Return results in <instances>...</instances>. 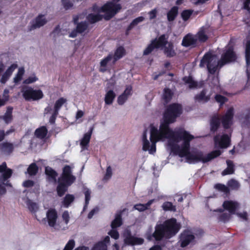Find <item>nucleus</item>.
<instances>
[{
    "label": "nucleus",
    "mask_w": 250,
    "mask_h": 250,
    "mask_svg": "<svg viewBox=\"0 0 250 250\" xmlns=\"http://www.w3.org/2000/svg\"><path fill=\"white\" fill-rule=\"evenodd\" d=\"M233 115V108H229L226 112L225 115L222 117V122L225 128H229L232 123V118Z\"/></svg>",
    "instance_id": "18"
},
{
    "label": "nucleus",
    "mask_w": 250,
    "mask_h": 250,
    "mask_svg": "<svg viewBox=\"0 0 250 250\" xmlns=\"http://www.w3.org/2000/svg\"><path fill=\"white\" fill-rule=\"evenodd\" d=\"M180 229V224L175 218H171L163 224L157 225L152 236L156 241H161L163 238L169 239L175 235Z\"/></svg>",
    "instance_id": "4"
},
{
    "label": "nucleus",
    "mask_w": 250,
    "mask_h": 250,
    "mask_svg": "<svg viewBox=\"0 0 250 250\" xmlns=\"http://www.w3.org/2000/svg\"><path fill=\"white\" fill-rule=\"evenodd\" d=\"M227 186L231 190H238L240 187V184L238 182L233 179L228 181Z\"/></svg>",
    "instance_id": "38"
},
{
    "label": "nucleus",
    "mask_w": 250,
    "mask_h": 250,
    "mask_svg": "<svg viewBox=\"0 0 250 250\" xmlns=\"http://www.w3.org/2000/svg\"><path fill=\"white\" fill-rule=\"evenodd\" d=\"M112 175V169L110 166H108L106 170V173L104 176V180L107 181L110 179Z\"/></svg>",
    "instance_id": "53"
},
{
    "label": "nucleus",
    "mask_w": 250,
    "mask_h": 250,
    "mask_svg": "<svg viewBox=\"0 0 250 250\" xmlns=\"http://www.w3.org/2000/svg\"><path fill=\"white\" fill-rule=\"evenodd\" d=\"M93 129V127H90L88 132L84 133L83 138L80 140V145L81 147V151L87 150Z\"/></svg>",
    "instance_id": "14"
},
{
    "label": "nucleus",
    "mask_w": 250,
    "mask_h": 250,
    "mask_svg": "<svg viewBox=\"0 0 250 250\" xmlns=\"http://www.w3.org/2000/svg\"><path fill=\"white\" fill-rule=\"evenodd\" d=\"M210 31V29L208 27H202L196 35L197 40L198 39L201 42H206L208 39Z\"/></svg>",
    "instance_id": "20"
},
{
    "label": "nucleus",
    "mask_w": 250,
    "mask_h": 250,
    "mask_svg": "<svg viewBox=\"0 0 250 250\" xmlns=\"http://www.w3.org/2000/svg\"><path fill=\"white\" fill-rule=\"evenodd\" d=\"M62 218L65 224L67 225L70 220V216L68 211L65 210L62 213Z\"/></svg>",
    "instance_id": "55"
},
{
    "label": "nucleus",
    "mask_w": 250,
    "mask_h": 250,
    "mask_svg": "<svg viewBox=\"0 0 250 250\" xmlns=\"http://www.w3.org/2000/svg\"><path fill=\"white\" fill-rule=\"evenodd\" d=\"M91 250H107V246L99 241L93 245Z\"/></svg>",
    "instance_id": "42"
},
{
    "label": "nucleus",
    "mask_w": 250,
    "mask_h": 250,
    "mask_svg": "<svg viewBox=\"0 0 250 250\" xmlns=\"http://www.w3.org/2000/svg\"><path fill=\"white\" fill-rule=\"evenodd\" d=\"M214 144L220 148L213 150L208 156H219L222 154L223 150L221 149L228 147L230 143V136L225 133L219 134L214 138Z\"/></svg>",
    "instance_id": "7"
},
{
    "label": "nucleus",
    "mask_w": 250,
    "mask_h": 250,
    "mask_svg": "<svg viewBox=\"0 0 250 250\" xmlns=\"http://www.w3.org/2000/svg\"><path fill=\"white\" fill-rule=\"evenodd\" d=\"M216 101L220 104H222L226 103L227 101V99L220 95H216L215 96Z\"/></svg>",
    "instance_id": "56"
},
{
    "label": "nucleus",
    "mask_w": 250,
    "mask_h": 250,
    "mask_svg": "<svg viewBox=\"0 0 250 250\" xmlns=\"http://www.w3.org/2000/svg\"><path fill=\"white\" fill-rule=\"evenodd\" d=\"M197 41V37L196 36L192 34H188L184 38L182 44L186 47L192 46L196 44Z\"/></svg>",
    "instance_id": "23"
},
{
    "label": "nucleus",
    "mask_w": 250,
    "mask_h": 250,
    "mask_svg": "<svg viewBox=\"0 0 250 250\" xmlns=\"http://www.w3.org/2000/svg\"><path fill=\"white\" fill-rule=\"evenodd\" d=\"M181 106L178 104L170 105L165 112L163 120L159 127L151 125L142 136L143 150L148 151L150 155L156 152V144L159 141H167V146L174 155L179 156H200L193 154L190 151L189 142L194 138L183 128L174 130L169 127V125L175 121L181 113Z\"/></svg>",
    "instance_id": "1"
},
{
    "label": "nucleus",
    "mask_w": 250,
    "mask_h": 250,
    "mask_svg": "<svg viewBox=\"0 0 250 250\" xmlns=\"http://www.w3.org/2000/svg\"><path fill=\"white\" fill-rule=\"evenodd\" d=\"M48 20L46 18L45 15H39L33 21L32 24V28H40L47 23Z\"/></svg>",
    "instance_id": "22"
},
{
    "label": "nucleus",
    "mask_w": 250,
    "mask_h": 250,
    "mask_svg": "<svg viewBox=\"0 0 250 250\" xmlns=\"http://www.w3.org/2000/svg\"><path fill=\"white\" fill-rule=\"evenodd\" d=\"M62 3L65 10L71 9L73 7V3L70 0H62Z\"/></svg>",
    "instance_id": "44"
},
{
    "label": "nucleus",
    "mask_w": 250,
    "mask_h": 250,
    "mask_svg": "<svg viewBox=\"0 0 250 250\" xmlns=\"http://www.w3.org/2000/svg\"><path fill=\"white\" fill-rule=\"evenodd\" d=\"M181 162L184 161L189 164H195L200 162L204 163L210 161L215 157H180Z\"/></svg>",
    "instance_id": "17"
},
{
    "label": "nucleus",
    "mask_w": 250,
    "mask_h": 250,
    "mask_svg": "<svg viewBox=\"0 0 250 250\" xmlns=\"http://www.w3.org/2000/svg\"><path fill=\"white\" fill-rule=\"evenodd\" d=\"M3 149L7 152L11 151L13 149V145L8 143H4L3 144Z\"/></svg>",
    "instance_id": "58"
},
{
    "label": "nucleus",
    "mask_w": 250,
    "mask_h": 250,
    "mask_svg": "<svg viewBox=\"0 0 250 250\" xmlns=\"http://www.w3.org/2000/svg\"><path fill=\"white\" fill-rule=\"evenodd\" d=\"M157 13V11L156 9H154L152 10L151 11H150L148 13L150 20H152V19L155 18L156 17Z\"/></svg>",
    "instance_id": "64"
},
{
    "label": "nucleus",
    "mask_w": 250,
    "mask_h": 250,
    "mask_svg": "<svg viewBox=\"0 0 250 250\" xmlns=\"http://www.w3.org/2000/svg\"><path fill=\"white\" fill-rule=\"evenodd\" d=\"M134 208L140 211H143L146 209V207H145V204H138L134 206Z\"/></svg>",
    "instance_id": "59"
},
{
    "label": "nucleus",
    "mask_w": 250,
    "mask_h": 250,
    "mask_svg": "<svg viewBox=\"0 0 250 250\" xmlns=\"http://www.w3.org/2000/svg\"><path fill=\"white\" fill-rule=\"evenodd\" d=\"M25 70L23 67H20L18 69V71L15 76L13 79L14 82L15 83H18L21 81L24 75Z\"/></svg>",
    "instance_id": "36"
},
{
    "label": "nucleus",
    "mask_w": 250,
    "mask_h": 250,
    "mask_svg": "<svg viewBox=\"0 0 250 250\" xmlns=\"http://www.w3.org/2000/svg\"><path fill=\"white\" fill-rule=\"evenodd\" d=\"M145 19V18L144 17H139L136 19H135L132 22L130 23L129 25V28H132L133 27L137 25L138 23L142 22Z\"/></svg>",
    "instance_id": "51"
},
{
    "label": "nucleus",
    "mask_w": 250,
    "mask_h": 250,
    "mask_svg": "<svg viewBox=\"0 0 250 250\" xmlns=\"http://www.w3.org/2000/svg\"><path fill=\"white\" fill-rule=\"evenodd\" d=\"M120 0H112L102 7L97 5L93 7V12L89 14L86 19L90 23H95L102 18V13L104 14V18L108 20L116 14L121 9V6L117 2Z\"/></svg>",
    "instance_id": "3"
},
{
    "label": "nucleus",
    "mask_w": 250,
    "mask_h": 250,
    "mask_svg": "<svg viewBox=\"0 0 250 250\" xmlns=\"http://www.w3.org/2000/svg\"><path fill=\"white\" fill-rule=\"evenodd\" d=\"M125 54V50L122 47H118L113 56L112 63H115L118 60L121 59Z\"/></svg>",
    "instance_id": "31"
},
{
    "label": "nucleus",
    "mask_w": 250,
    "mask_h": 250,
    "mask_svg": "<svg viewBox=\"0 0 250 250\" xmlns=\"http://www.w3.org/2000/svg\"><path fill=\"white\" fill-rule=\"evenodd\" d=\"M84 16L83 15H80L77 17L74 18V22L75 23L77 24V30L79 33H82L84 32L87 27V24L85 21L79 22V20L83 19Z\"/></svg>",
    "instance_id": "21"
},
{
    "label": "nucleus",
    "mask_w": 250,
    "mask_h": 250,
    "mask_svg": "<svg viewBox=\"0 0 250 250\" xmlns=\"http://www.w3.org/2000/svg\"><path fill=\"white\" fill-rule=\"evenodd\" d=\"M21 92L24 99L27 101H38L42 99L43 94L40 89H34L30 86L22 87Z\"/></svg>",
    "instance_id": "8"
},
{
    "label": "nucleus",
    "mask_w": 250,
    "mask_h": 250,
    "mask_svg": "<svg viewBox=\"0 0 250 250\" xmlns=\"http://www.w3.org/2000/svg\"><path fill=\"white\" fill-rule=\"evenodd\" d=\"M214 187L217 190L222 192L226 195L229 194V188L224 184L217 183L214 185Z\"/></svg>",
    "instance_id": "34"
},
{
    "label": "nucleus",
    "mask_w": 250,
    "mask_h": 250,
    "mask_svg": "<svg viewBox=\"0 0 250 250\" xmlns=\"http://www.w3.org/2000/svg\"><path fill=\"white\" fill-rule=\"evenodd\" d=\"M122 224V212H120L116 214L115 219L111 222V227L112 229H115L121 226Z\"/></svg>",
    "instance_id": "29"
},
{
    "label": "nucleus",
    "mask_w": 250,
    "mask_h": 250,
    "mask_svg": "<svg viewBox=\"0 0 250 250\" xmlns=\"http://www.w3.org/2000/svg\"><path fill=\"white\" fill-rule=\"evenodd\" d=\"M58 213L55 209H49L46 213V218L48 225L50 227L54 228L55 229L59 230L62 229L60 224H57V220L58 219Z\"/></svg>",
    "instance_id": "11"
},
{
    "label": "nucleus",
    "mask_w": 250,
    "mask_h": 250,
    "mask_svg": "<svg viewBox=\"0 0 250 250\" xmlns=\"http://www.w3.org/2000/svg\"><path fill=\"white\" fill-rule=\"evenodd\" d=\"M226 164L227 167L221 172L222 176L232 174L235 171V166L232 161L227 160Z\"/></svg>",
    "instance_id": "27"
},
{
    "label": "nucleus",
    "mask_w": 250,
    "mask_h": 250,
    "mask_svg": "<svg viewBox=\"0 0 250 250\" xmlns=\"http://www.w3.org/2000/svg\"><path fill=\"white\" fill-rule=\"evenodd\" d=\"M243 8L250 13V0H243Z\"/></svg>",
    "instance_id": "62"
},
{
    "label": "nucleus",
    "mask_w": 250,
    "mask_h": 250,
    "mask_svg": "<svg viewBox=\"0 0 250 250\" xmlns=\"http://www.w3.org/2000/svg\"><path fill=\"white\" fill-rule=\"evenodd\" d=\"M194 99L196 102L204 103L209 100V96L206 95V91L203 90L200 94H197Z\"/></svg>",
    "instance_id": "30"
},
{
    "label": "nucleus",
    "mask_w": 250,
    "mask_h": 250,
    "mask_svg": "<svg viewBox=\"0 0 250 250\" xmlns=\"http://www.w3.org/2000/svg\"><path fill=\"white\" fill-rule=\"evenodd\" d=\"M38 78L36 77V76L35 75H32L25 79L23 81V83L25 84H30L36 82Z\"/></svg>",
    "instance_id": "52"
},
{
    "label": "nucleus",
    "mask_w": 250,
    "mask_h": 250,
    "mask_svg": "<svg viewBox=\"0 0 250 250\" xmlns=\"http://www.w3.org/2000/svg\"><path fill=\"white\" fill-rule=\"evenodd\" d=\"M47 133V130L44 126H42L35 131V135L38 138L42 139L45 137Z\"/></svg>",
    "instance_id": "33"
},
{
    "label": "nucleus",
    "mask_w": 250,
    "mask_h": 250,
    "mask_svg": "<svg viewBox=\"0 0 250 250\" xmlns=\"http://www.w3.org/2000/svg\"><path fill=\"white\" fill-rule=\"evenodd\" d=\"M4 93L5 94L3 95V97L1 98L0 96V106L3 105L8 100V96L6 95V94H7V92L5 90Z\"/></svg>",
    "instance_id": "61"
},
{
    "label": "nucleus",
    "mask_w": 250,
    "mask_h": 250,
    "mask_svg": "<svg viewBox=\"0 0 250 250\" xmlns=\"http://www.w3.org/2000/svg\"><path fill=\"white\" fill-rule=\"evenodd\" d=\"M34 182L31 180H25L22 184V186L25 188H30L34 186Z\"/></svg>",
    "instance_id": "60"
},
{
    "label": "nucleus",
    "mask_w": 250,
    "mask_h": 250,
    "mask_svg": "<svg viewBox=\"0 0 250 250\" xmlns=\"http://www.w3.org/2000/svg\"><path fill=\"white\" fill-rule=\"evenodd\" d=\"M27 205L29 210L33 213L37 212L39 208L37 204L31 201H29Z\"/></svg>",
    "instance_id": "47"
},
{
    "label": "nucleus",
    "mask_w": 250,
    "mask_h": 250,
    "mask_svg": "<svg viewBox=\"0 0 250 250\" xmlns=\"http://www.w3.org/2000/svg\"><path fill=\"white\" fill-rule=\"evenodd\" d=\"M58 114V111L54 106L53 107L52 105H48L44 109V115L47 117H49V122L51 124L55 123Z\"/></svg>",
    "instance_id": "16"
},
{
    "label": "nucleus",
    "mask_w": 250,
    "mask_h": 250,
    "mask_svg": "<svg viewBox=\"0 0 250 250\" xmlns=\"http://www.w3.org/2000/svg\"><path fill=\"white\" fill-rule=\"evenodd\" d=\"M45 174L47 177L48 180L52 182H56V178L58 173L50 167H46L45 168Z\"/></svg>",
    "instance_id": "26"
},
{
    "label": "nucleus",
    "mask_w": 250,
    "mask_h": 250,
    "mask_svg": "<svg viewBox=\"0 0 250 250\" xmlns=\"http://www.w3.org/2000/svg\"><path fill=\"white\" fill-rule=\"evenodd\" d=\"M113 55L109 54L107 57L102 60L100 62V70L102 72H104L106 69L107 66H111L114 63H112Z\"/></svg>",
    "instance_id": "25"
},
{
    "label": "nucleus",
    "mask_w": 250,
    "mask_h": 250,
    "mask_svg": "<svg viewBox=\"0 0 250 250\" xmlns=\"http://www.w3.org/2000/svg\"><path fill=\"white\" fill-rule=\"evenodd\" d=\"M223 207L230 213L234 214L238 207V204L237 202L232 201H225L223 203Z\"/></svg>",
    "instance_id": "24"
},
{
    "label": "nucleus",
    "mask_w": 250,
    "mask_h": 250,
    "mask_svg": "<svg viewBox=\"0 0 250 250\" xmlns=\"http://www.w3.org/2000/svg\"><path fill=\"white\" fill-rule=\"evenodd\" d=\"M219 125L220 119L217 116L213 117L210 123L211 130L213 131H216Z\"/></svg>",
    "instance_id": "39"
},
{
    "label": "nucleus",
    "mask_w": 250,
    "mask_h": 250,
    "mask_svg": "<svg viewBox=\"0 0 250 250\" xmlns=\"http://www.w3.org/2000/svg\"><path fill=\"white\" fill-rule=\"evenodd\" d=\"M191 14H192V12L191 11L187 10L184 11L182 13L181 16L184 21H186L189 18V17L191 16Z\"/></svg>",
    "instance_id": "57"
},
{
    "label": "nucleus",
    "mask_w": 250,
    "mask_h": 250,
    "mask_svg": "<svg viewBox=\"0 0 250 250\" xmlns=\"http://www.w3.org/2000/svg\"><path fill=\"white\" fill-rule=\"evenodd\" d=\"M0 173H2L0 178H1L3 181H4L8 180L11 177L13 171L11 169L7 168L6 163L3 162L0 165Z\"/></svg>",
    "instance_id": "19"
},
{
    "label": "nucleus",
    "mask_w": 250,
    "mask_h": 250,
    "mask_svg": "<svg viewBox=\"0 0 250 250\" xmlns=\"http://www.w3.org/2000/svg\"><path fill=\"white\" fill-rule=\"evenodd\" d=\"M162 208L165 211H170L175 212L176 211V206L173 205L171 202L168 201L165 202L163 204Z\"/></svg>",
    "instance_id": "32"
},
{
    "label": "nucleus",
    "mask_w": 250,
    "mask_h": 250,
    "mask_svg": "<svg viewBox=\"0 0 250 250\" xmlns=\"http://www.w3.org/2000/svg\"><path fill=\"white\" fill-rule=\"evenodd\" d=\"M163 47L165 54L169 57H173L176 53L172 43L167 42L165 35L161 36L158 39L152 41L151 43L144 50V55H147L150 53L154 48Z\"/></svg>",
    "instance_id": "6"
},
{
    "label": "nucleus",
    "mask_w": 250,
    "mask_h": 250,
    "mask_svg": "<svg viewBox=\"0 0 250 250\" xmlns=\"http://www.w3.org/2000/svg\"><path fill=\"white\" fill-rule=\"evenodd\" d=\"M115 97L116 94L112 90H106L104 96L105 104L107 105L112 104Z\"/></svg>",
    "instance_id": "28"
},
{
    "label": "nucleus",
    "mask_w": 250,
    "mask_h": 250,
    "mask_svg": "<svg viewBox=\"0 0 250 250\" xmlns=\"http://www.w3.org/2000/svg\"><path fill=\"white\" fill-rule=\"evenodd\" d=\"M13 108L12 107H8L7 111L2 118L4 122L8 124L12 120V112Z\"/></svg>",
    "instance_id": "40"
},
{
    "label": "nucleus",
    "mask_w": 250,
    "mask_h": 250,
    "mask_svg": "<svg viewBox=\"0 0 250 250\" xmlns=\"http://www.w3.org/2000/svg\"><path fill=\"white\" fill-rule=\"evenodd\" d=\"M38 171V167L35 163L31 164L27 168V172L30 176L35 175Z\"/></svg>",
    "instance_id": "41"
},
{
    "label": "nucleus",
    "mask_w": 250,
    "mask_h": 250,
    "mask_svg": "<svg viewBox=\"0 0 250 250\" xmlns=\"http://www.w3.org/2000/svg\"><path fill=\"white\" fill-rule=\"evenodd\" d=\"M245 59L247 66V74L248 77L247 86H250V72L249 67L250 66V40L247 39L245 42Z\"/></svg>",
    "instance_id": "13"
},
{
    "label": "nucleus",
    "mask_w": 250,
    "mask_h": 250,
    "mask_svg": "<svg viewBox=\"0 0 250 250\" xmlns=\"http://www.w3.org/2000/svg\"><path fill=\"white\" fill-rule=\"evenodd\" d=\"M164 91L163 98L167 103L171 99L172 93L171 90L167 88H165Z\"/></svg>",
    "instance_id": "45"
},
{
    "label": "nucleus",
    "mask_w": 250,
    "mask_h": 250,
    "mask_svg": "<svg viewBox=\"0 0 250 250\" xmlns=\"http://www.w3.org/2000/svg\"><path fill=\"white\" fill-rule=\"evenodd\" d=\"M124 242L126 245L134 246L139 245L143 244L144 242V239L142 238H138L132 235L131 232L130 230L126 229L123 233Z\"/></svg>",
    "instance_id": "10"
},
{
    "label": "nucleus",
    "mask_w": 250,
    "mask_h": 250,
    "mask_svg": "<svg viewBox=\"0 0 250 250\" xmlns=\"http://www.w3.org/2000/svg\"><path fill=\"white\" fill-rule=\"evenodd\" d=\"M66 102V100L63 98L59 99L55 103L54 107L59 112L62 106Z\"/></svg>",
    "instance_id": "46"
},
{
    "label": "nucleus",
    "mask_w": 250,
    "mask_h": 250,
    "mask_svg": "<svg viewBox=\"0 0 250 250\" xmlns=\"http://www.w3.org/2000/svg\"><path fill=\"white\" fill-rule=\"evenodd\" d=\"M236 58L232 47L228 46L224 49L220 61L218 60L216 55L208 52L205 54L199 65L200 67L206 66L209 73L214 74L225 64L235 60Z\"/></svg>",
    "instance_id": "2"
},
{
    "label": "nucleus",
    "mask_w": 250,
    "mask_h": 250,
    "mask_svg": "<svg viewBox=\"0 0 250 250\" xmlns=\"http://www.w3.org/2000/svg\"><path fill=\"white\" fill-rule=\"evenodd\" d=\"M183 80L185 83L188 84V87L189 88H194L198 86L197 83L194 81L192 78L190 77H185L183 78Z\"/></svg>",
    "instance_id": "43"
},
{
    "label": "nucleus",
    "mask_w": 250,
    "mask_h": 250,
    "mask_svg": "<svg viewBox=\"0 0 250 250\" xmlns=\"http://www.w3.org/2000/svg\"><path fill=\"white\" fill-rule=\"evenodd\" d=\"M219 85V82L217 77H213L212 78V81L211 82V86L216 87L217 88Z\"/></svg>",
    "instance_id": "63"
},
{
    "label": "nucleus",
    "mask_w": 250,
    "mask_h": 250,
    "mask_svg": "<svg viewBox=\"0 0 250 250\" xmlns=\"http://www.w3.org/2000/svg\"><path fill=\"white\" fill-rule=\"evenodd\" d=\"M178 8L177 6L173 7L167 13V17L168 21H173L178 14Z\"/></svg>",
    "instance_id": "35"
},
{
    "label": "nucleus",
    "mask_w": 250,
    "mask_h": 250,
    "mask_svg": "<svg viewBox=\"0 0 250 250\" xmlns=\"http://www.w3.org/2000/svg\"><path fill=\"white\" fill-rule=\"evenodd\" d=\"M132 94V86L131 85L126 86L124 92L118 96L117 98L118 104L119 105L124 104Z\"/></svg>",
    "instance_id": "15"
},
{
    "label": "nucleus",
    "mask_w": 250,
    "mask_h": 250,
    "mask_svg": "<svg viewBox=\"0 0 250 250\" xmlns=\"http://www.w3.org/2000/svg\"><path fill=\"white\" fill-rule=\"evenodd\" d=\"M108 234L111 237V238L114 239L116 240L119 238V233L116 229H112L108 232Z\"/></svg>",
    "instance_id": "54"
},
{
    "label": "nucleus",
    "mask_w": 250,
    "mask_h": 250,
    "mask_svg": "<svg viewBox=\"0 0 250 250\" xmlns=\"http://www.w3.org/2000/svg\"><path fill=\"white\" fill-rule=\"evenodd\" d=\"M84 193L85 195V204L84 206V208H85L87 207L90 200L91 191L89 189L86 188Z\"/></svg>",
    "instance_id": "48"
},
{
    "label": "nucleus",
    "mask_w": 250,
    "mask_h": 250,
    "mask_svg": "<svg viewBox=\"0 0 250 250\" xmlns=\"http://www.w3.org/2000/svg\"><path fill=\"white\" fill-rule=\"evenodd\" d=\"M75 246V242L73 239H71L66 243L63 250H72Z\"/></svg>",
    "instance_id": "49"
},
{
    "label": "nucleus",
    "mask_w": 250,
    "mask_h": 250,
    "mask_svg": "<svg viewBox=\"0 0 250 250\" xmlns=\"http://www.w3.org/2000/svg\"><path fill=\"white\" fill-rule=\"evenodd\" d=\"M18 67L16 63H13L6 69L3 64L0 63V82L5 83L10 78L14 71Z\"/></svg>",
    "instance_id": "9"
},
{
    "label": "nucleus",
    "mask_w": 250,
    "mask_h": 250,
    "mask_svg": "<svg viewBox=\"0 0 250 250\" xmlns=\"http://www.w3.org/2000/svg\"><path fill=\"white\" fill-rule=\"evenodd\" d=\"M230 215L228 213H223L218 216V220L226 222L229 220Z\"/></svg>",
    "instance_id": "50"
},
{
    "label": "nucleus",
    "mask_w": 250,
    "mask_h": 250,
    "mask_svg": "<svg viewBox=\"0 0 250 250\" xmlns=\"http://www.w3.org/2000/svg\"><path fill=\"white\" fill-rule=\"evenodd\" d=\"M195 239L194 235L189 230H185L180 236V246L185 248L188 246Z\"/></svg>",
    "instance_id": "12"
},
{
    "label": "nucleus",
    "mask_w": 250,
    "mask_h": 250,
    "mask_svg": "<svg viewBox=\"0 0 250 250\" xmlns=\"http://www.w3.org/2000/svg\"><path fill=\"white\" fill-rule=\"evenodd\" d=\"M74 200V196L72 194H67L64 197L62 204L65 208H68Z\"/></svg>",
    "instance_id": "37"
},
{
    "label": "nucleus",
    "mask_w": 250,
    "mask_h": 250,
    "mask_svg": "<svg viewBox=\"0 0 250 250\" xmlns=\"http://www.w3.org/2000/svg\"><path fill=\"white\" fill-rule=\"evenodd\" d=\"M76 180V177L72 173L70 166H65L62 168V172L58 178V185L57 187V194L62 197L67 191L68 188Z\"/></svg>",
    "instance_id": "5"
}]
</instances>
